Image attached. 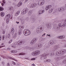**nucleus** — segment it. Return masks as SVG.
<instances>
[{
  "label": "nucleus",
  "instance_id": "nucleus-19",
  "mask_svg": "<svg viewBox=\"0 0 66 66\" xmlns=\"http://www.w3.org/2000/svg\"><path fill=\"white\" fill-rule=\"evenodd\" d=\"M50 7H51L49 5L45 7V9L46 10H48L50 8Z\"/></svg>",
  "mask_w": 66,
  "mask_h": 66
},
{
  "label": "nucleus",
  "instance_id": "nucleus-63",
  "mask_svg": "<svg viewBox=\"0 0 66 66\" xmlns=\"http://www.w3.org/2000/svg\"><path fill=\"white\" fill-rule=\"evenodd\" d=\"M64 46L65 47H66V44L64 45Z\"/></svg>",
  "mask_w": 66,
  "mask_h": 66
},
{
  "label": "nucleus",
  "instance_id": "nucleus-30",
  "mask_svg": "<svg viewBox=\"0 0 66 66\" xmlns=\"http://www.w3.org/2000/svg\"><path fill=\"white\" fill-rule=\"evenodd\" d=\"M16 51H17L16 50H12L11 51V52H12V53H16Z\"/></svg>",
  "mask_w": 66,
  "mask_h": 66
},
{
  "label": "nucleus",
  "instance_id": "nucleus-9",
  "mask_svg": "<svg viewBox=\"0 0 66 66\" xmlns=\"http://www.w3.org/2000/svg\"><path fill=\"white\" fill-rule=\"evenodd\" d=\"M56 43V41L55 40L50 41L49 43V44L50 45H51L53 44H55Z\"/></svg>",
  "mask_w": 66,
  "mask_h": 66
},
{
  "label": "nucleus",
  "instance_id": "nucleus-26",
  "mask_svg": "<svg viewBox=\"0 0 66 66\" xmlns=\"http://www.w3.org/2000/svg\"><path fill=\"white\" fill-rule=\"evenodd\" d=\"M32 55L33 56H35L36 55L35 52H34L32 53Z\"/></svg>",
  "mask_w": 66,
  "mask_h": 66
},
{
  "label": "nucleus",
  "instance_id": "nucleus-29",
  "mask_svg": "<svg viewBox=\"0 0 66 66\" xmlns=\"http://www.w3.org/2000/svg\"><path fill=\"white\" fill-rule=\"evenodd\" d=\"M44 62H51V60L50 59L46 60Z\"/></svg>",
  "mask_w": 66,
  "mask_h": 66
},
{
  "label": "nucleus",
  "instance_id": "nucleus-39",
  "mask_svg": "<svg viewBox=\"0 0 66 66\" xmlns=\"http://www.w3.org/2000/svg\"><path fill=\"white\" fill-rule=\"evenodd\" d=\"M41 10V12H42V14H43V13H44L45 12V10Z\"/></svg>",
  "mask_w": 66,
  "mask_h": 66
},
{
  "label": "nucleus",
  "instance_id": "nucleus-20",
  "mask_svg": "<svg viewBox=\"0 0 66 66\" xmlns=\"http://www.w3.org/2000/svg\"><path fill=\"white\" fill-rule=\"evenodd\" d=\"M22 4V3H21V2H20L18 4L17 6H18L19 7V6H21Z\"/></svg>",
  "mask_w": 66,
  "mask_h": 66
},
{
  "label": "nucleus",
  "instance_id": "nucleus-25",
  "mask_svg": "<svg viewBox=\"0 0 66 66\" xmlns=\"http://www.w3.org/2000/svg\"><path fill=\"white\" fill-rule=\"evenodd\" d=\"M1 15L2 17H3L4 16V13L3 12H2L1 13Z\"/></svg>",
  "mask_w": 66,
  "mask_h": 66
},
{
  "label": "nucleus",
  "instance_id": "nucleus-15",
  "mask_svg": "<svg viewBox=\"0 0 66 66\" xmlns=\"http://www.w3.org/2000/svg\"><path fill=\"white\" fill-rule=\"evenodd\" d=\"M23 43V41H19L17 43V45H18L19 46V45H21V44H22V43Z\"/></svg>",
  "mask_w": 66,
  "mask_h": 66
},
{
  "label": "nucleus",
  "instance_id": "nucleus-21",
  "mask_svg": "<svg viewBox=\"0 0 66 66\" xmlns=\"http://www.w3.org/2000/svg\"><path fill=\"white\" fill-rule=\"evenodd\" d=\"M43 14V13L42 12V11L41 10H39L38 12V15H40L41 14Z\"/></svg>",
  "mask_w": 66,
  "mask_h": 66
},
{
  "label": "nucleus",
  "instance_id": "nucleus-42",
  "mask_svg": "<svg viewBox=\"0 0 66 66\" xmlns=\"http://www.w3.org/2000/svg\"><path fill=\"white\" fill-rule=\"evenodd\" d=\"M16 37V34H14V35L13 37H14V38H15Z\"/></svg>",
  "mask_w": 66,
  "mask_h": 66
},
{
  "label": "nucleus",
  "instance_id": "nucleus-18",
  "mask_svg": "<svg viewBox=\"0 0 66 66\" xmlns=\"http://www.w3.org/2000/svg\"><path fill=\"white\" fill-rule=\"evenodd\" d=\"M35 52L36 53V55H37L40 53V51L39 50L36 51H35Z\"/></svg>",
  "mask_w": 66,
  "mask_h": 66
},
{
  "label": "nucleus",
  "instance_id": "nucleus-54",
  "mask_svg": "<svg viewBox=\"0 0 66 66\" xmlns=\"http://www.w3.org/2000/svg\"><path fill=\"white\" fill-rule=\"evenodd\" d=\"M1 38H2L1 37V36H0V41H1Z\"/></svg>",
  "mask_w": 66,
  "mask_h": 66
},
{
  "label": "nucleus",
  "instance_id": "nucleus-47",
  "mask_svg": "<svg viewBox=\"0 0 66 66\" xmlns=\"http://www.w3.org/2000/svg\"><path fill=\"white\" fill-rule=\"evenodd\" d=\"M12 64H13V65H16V63L14 62H12Z\"/></svg>",
  "mask_w": 66,
  "mask_h": 66
},
{
  "label": "nucleus",
  "instance_id": "nucleus-14",
  "mask_svg": "<svg viewBox=\"0 0 66 66\" xmlns=\"http://www.w3.org/2000/svg\"><path fill=\"white\" fill-rule=\"evenodd\" d=\"M49 10V13H52V12L53 11V9L51 8V7H50Z\"/></svg>",
  "mask_w": 66,
  "mask_h": 66
},
{
  "label": "nucleus",
  "instance_id": "nucleus-48",
  "mask_svg": "<svg viewBox=\"0 0 66 66\" xmlns=\"http://www.w3.org/2000/svg\"><path fill=\"white\" fill-rule=\"evenodd\" d=\"M8 38H10V36H10V34H8Z\"/></svg>",
  "mask_w": 66,
  "mask_h": 66
},
{
  "label": "nucleus",
  "instance_id": "nucleus-12",
  "mask_svg": "<svg viewBox=\"0 0 66 66\" xmlns=\"http://www.w3.org/2000/svg\"><path fill=\"white\" fill-rule=\"evenodd\" d=\"M36 45L37 47H38V48H40L42 46V44L40 43L37 44Z\"/></svg>",
  "mask_w": 66,
  "mask_h": 66
},
{
  "label": "nucleus",
  "instance_id": "nucleus-13",
  "mask_svg": "<svg viewBox=\"0 0 66 66\" xmlns=\"http://www.w3.org/2000/svg\"><path fill=\"white\" fill-rule=\"evenodd\" d=\"M14 29L12 28L11 29V31L10 32V34H11V35H13L14 34Z\"/></svg>",
  "mask_w": 66,
  "mask_h": 66
},
{
  "label": "nucleus",
  "instance_id": "nucleus-45",
  "mask_svg": "<svg viewBox=\"0 0 66 66\" xmlns=\"http://www.w3.org/2000/svg\"><path fill=\"white\" fill-rule=\"evenodd\" d=\"M4 36L3 35L2 36V40H4Z\"/></svg>",
  "mask_w": 66,
  "mask_h": 66
},
{
  "label": "nucleus",
  "instance_id": "nucleus-35",
  "mask_svg": "<svg viewBox=\"0 0 66 66\" xmlns=\"http://www.w3.org/2000/svg\"><path fill=\"white\" fill-rule=\"evenodd\" d=\"M20 28L21 30L23 29H24V27H23V26H20Z\"/></svg>",
  "mask_w": 66,
  "mask_h": 66
},
{
  "label": "nucleus",
  "instance_id": "nucleus-27",
  "mask_svg": "<svg viewBox=\"0 0 66 66\" xmlns=\"http://www.w3.org/2000/svg\"><path fill=\"white\" fill-rule=\"evenodd\" d=\"M12 45H12L11 47H12V48H16V46H15V44L14 43H13L12 44Z\"/></svg>",
  "mask_w": 66,
  "mask_h": 66
},
{
  "label": "nucleus",
  "instance_id": "nucleus-4",
  "mask_svg": "<svg viewBox=\"0 0 66 66\" xmlns=\"http://www.w3.org/2000/svg\"><path fill=\"white\" fill-rule=\"evenodd\" d=\"M29 11V9L27 8H24L23 10L22 11L21 14L22 15H24L27 13Z\"/></svg>",
  "mask_w": 66,
  "mask_h": 66
},
{
  "label": "nucleus",
  "instance_id": "nucleus-60",
  "mask_svg": "<svg viewBox=\"0 0 66 66\" xmlns=\"http://www.w3.org/2000/svg\"><path fill=\"white\" fill-rule=\"evenodd\" d=\"M2 56V57H3V58L4 59H5V58H4V56Z\"/></svg>",
  "mask_w": 66,
  "mask_h": 66
},
{
  "label": "nucleus",
  "instance_id": "nucleus-36",
  "mask_svg": "<svg viewBox=\"0 0 66 66\" xmlns=\"http://www.w3.org/2000/svg\"><path fill=\"white\" fill-rule=\"evenodd\" d=\"M10 59H11V60H14V61H16V60L15 59H14L13 58H11V57H10Z\"/></svg>",
  "mask_w": 66,
  "mask_h": 66
},
{
  "label": "nucleus",
  "instance_id": "nucleus-59",
  "mask_svg": "<svg viewBox=\"0 0 66 66\" xmlns=\"http://www.w3.org/2000/svg\"><path fill=\"white\" fill-rule=\"evenodd\" d=\"M17 66H19L20 65V64H19L18 63L17 64Z\"/></svg>",
  "mask_w": 66,
  "mask_h": 66
},
{
  "label": "nucleus",
  "instance_id": "nucleus-56",
  "mask_svg": "<svg viewBox=\"0 0 66 66\" xmlns=\"http://www.w3.org/2000/svg\"><path fill=\"white\" fill-rule=\"evenodd\" d=\"M7 50H10L11 49V48H7Z\"/></svg>",
  "mask_w": 66,
  "mask_h": 66
},
{
  "label": "nucleus",
  "instance_id": "nucleus-10",
  "mask_svg": "<svg viewBox=\"0 0 66 66\" xmlns=\"http://www.w3.org/2000/svg\"><path fill=\"white\" fill-rule=\"evenodd\" d=\"M64 10V8H59L58 9V11L59 12H63Z\"/></svg>",
  "mask_w": 66,
  "mask_h": 66
},
{
  "label": "nucleus",
  "instance_id": "nucleus-23",
  "mask_svg": "<svg viewBox=\"0 0 66 66\" xmlns=\"http://www.w3.org/2000/svg\"><path fill=\"white\" fill-rule=\"evenodd\" d=\"M46 27H47V28H50L51 27V24H50L48 23L46 24Z\"/></svg>",
  "mask_w": 66,
  "mask_h": 66
},
{
  "label": "nucleus",
  "instance_id": "nucleus-46",
  "mask_svg": "<svg viewBox=\"0 0 66 66\" xmlns=\"http://www.w3.org/2000/svg\"><path fill=\"white\" fill-rule=\"evenodd\" d=\"M46 48H49V45L48 44H47L46 45Z\"/></svg>",
  "mask_w": 66,
  "mask_h": 66
},
{
  "label": "nucleus",
  "instance_id": "nucleus-2",
  "mask_svg": "<svg viewBox=\"0 0 66 66\" xmlns=\"http://www.w3.org/2000/svg\"><path fill=\"white\" fill-rule=\"evenodd\" d=\"M23 33L26 36H28L31 34V32L28 29H25Z\"/></svg>",
  "mask_w": 66,
  "mask_h": 66
},
{
  "label": "nucleus",
  "instance_id": "nucleus-16",
  "mask_svg": "<svg viewBox=\"0 0 66 66\" xmlns=\"http://www.w3.org/2000/svg\"><path fill=\"white\" fill-rule=\"evenodd\" d=\"M59 46V45H54V50H55L58 48V47Z\"/></svg>",
  "mask_w": 66,
  "mask_h": 66
},
{
  "label": "nucleus",
  "instance_id": "nucleus-3",
  "mask_svg": "<svg viewBox=\"0 0 66 66\" xmlns=\"http://www.w3.org/2000/svg\"><path fill=\"white\" fill-rule=\"evenodd\" d=\"M49 54H43L41 56L40 60H44V59H47V56Z\"/></svg>",
  "mask_w": 66,
  "mask_h": 66
},
{
  "label": "nucleus",
  "instance_id": "nucleus-22",
  "mask_svg": "<svg viewBox=\"0 0 66 66\" xmlns=\"http://www.w3.org/2000/svg\"><path fill=\"white\" fill-rule=\"evenodd\" d=\"M22 33V30H19L18 31V34L19 35H21Z\"/></svg>",
  "mask_w": 66,
  "mask_h": 66
},
{
  "label": "nucleus",
  "instance_id": "nucleus-5",
  "mask_svg": "<svg viewBox=\"0 0 66 66\" xmlns=\"http://www.w3.org/2000/svg\"><path fill=\"white\" fill-rule=\"evenodd\" d=\"M11 14H8L6 15V16L5 17L6 18H7V19H6V23L7 24H8L9 23V18H10V17H11Z\"/></svg>",
  "mask_w": 66,
  "mask_h": 66
},
{
  "label": "nucleus",
  "instance_id": "nucleus-38",
  "mask_svg": "<svg viewBox=\"0 0 66 66\" xmlns=\"http://www.w3.org/2000/svg\"><path fill=\"white\" fill-rule=\"evenodd\" d=\"M63 63H66V61L65 59L63 61Z\"/></svg>",
  "mask_w": 66,
  "mask_h": 66
},
{
  "label": "nucleus",
  "instance_id": "nucleus-43",
  "mask_svg": "<svg viewBox=\"0 0 66 66\" xmlns=\"http://www.w3.org/2000/svg\"><path fill=\"white\" fill-rule=\"evenodd\" d=\"M26 20H28V21H29V18L28 17H27L26 18Z\"/></svg>",
  "mask_w": 66,
  "mask_h": 66
},
{
  "label": "nucleus",
  "instance_id": "nucleus-58",
  "mask_svg": "<svg viewBox=\"0 0 66 66\" xmlns=\"http://www.w3.org/2000/svg\"><path fill=\"white\" fill-rule=\"evenodd\" d=\"M25 59H27V60H29V58H26Z\"/></svg>",
  "mask_w": 66,
  "mask_h": 66
},
{
  "label": "nucleus",
  "instance_id": "nucleus-61",
  "mask_svg": "<svg viewBox=\"0 0 66 66\" xmlns=\"http://www.w3.org/2000/svg\"><path fill=\"white\" fill-rule=\"evenodd\" d=\"M2 6H3V5H4V4L3 3H2Z\"/></svg>",
  "mask_w": 66,
  "mask_h": 66
},
{
  "label": "nucleus",
  "instance_id": "nucleus-31",
  "mask_svg": "<svg viewBox=\"0 0 66 66\" xmlns=\"http://www.w3.org/2000/svg\"><path fill=\"white\" fill-rule=\"evenodd\" d=\"M4 10V8L2 7L1 6L0 7V11H3Z\"/></svg>",
  "mask_w": 66,
  "mask_h": 66
},
{
  "label": "nucleus",
  "instance_id": "nucleus-6",
  "mask_svg": "<svg viewBox=\"0 0 66 66\" xmlns=\"http://www.w3.org/2000/svg\"><path fill=\"white\" fill-rule=\"evenodd\" d=\"M45 0H40L38 3L39 5H43L45 3Z\"/></svg>",
  "mask_w": 66,
  "mask_h": 66
},
{
  "label": "nucleus",
  "instance_id": "nucleus-7",
  "mask_svg": "<svg viewBox=\"0 0 66 66\" xmlns=\"http://www.w3.org/2000/svg\"><path fill=\"white\" fill-rule=\"evenodd\" d=\"M58 26L59 27H66V23L62 22L59 24Z\"/></svg>",
  "mask_w": 66,
  "mask_h": 66
},
{
  "label": "nucleus",
  "instance_id": "nucleus-40",
  "mask_svg": "<svg viewBox=\"0 0 66 66\" xmlns=\"http://www.w3.org/2000/svg\"><path fill=\"white\" fill-rule=\"evenodd\" d=\"M2 33L3 34H5V30H3L2 31Z\"/></svg>",
  "mask_w": 66,
  "mask_h": 66
},
{
  "label": "nucleus",
  "instance_id": "nucleus-57",
  "mask_svg": "<svg viewBox=\"0 0 66 66\" xmlns=\"http://www.w3.org/2000/svg\"><path fill=\"white\" fill-rule=\"evenodd\" d=\"M23 53H20L19 54V55H23Z\"/></svg>",
  "mask_w": 66,
  "mask_h": 66
},
{
  "label": "nucleus",
  "instance_id": "nucleus-24",
  "mask_svg": "<svg viewBox=\"0 0 66 66\" xmlns=\"http://www.w3.org/2000/svg\"><path fill=\"white\" fill-rule=\"evenodd\" d=\"M38 28L39 29H40L41 31H43V29L42 27L41 26H39Z\"/></svg>",
  "mask_w": 66,
  "mask_h": 66
},
{
  "label": "nucleus",
  "instance_id": "nucleus-52",
  "mask_svg": "<svg viewBox=\"0 0 66 66\" xmlns=\"http://www.w3.org/2000/svg\"><path fill=\"white\" fill-rule=\"evenodd\" d=\"M2 64L3 65H4V62L3 61L2 62Z\"/></svg>",
  "mask_w": 66,
  "mask_h": 66
},
{
  "label": "nucleus",
  "instance_id": "nucleus-37",
  "mask_svg": "<svg viewBox=\"0 0 66 66\" xmlns=\"http://www.w3.org/2000/svg\"><path fill=\"white\" fill-rule=\"evenodd\" d=\"M12 41H13V40H10L8 43V44H10V43H11L12 42Z\"/></svg>",
  "mask_w": 66,
  "mask_h": 66
},
{
  "label": "nucleus",
  "instance_id": "nucleus-8",
  "mask_svg": "<svg viewBox=\"0 0 66 66\" xmlns=\"http://www.w3.org/2000/svg\"><path fill=\"white\" fill-rule=\"evenodd\" d=\"M36 42H37V39L36 38H34L31 41L30 43L31 45H33L34 44L36 43Z\"/></svg>",
  "mask_w": 66,
  "mask_h": 66
},
{
  "label": "nucleus",
  "instance_id": "nucleus-33",
  "mask_svg": "<svg viewBox=\"0 0 66 66\" xmlns=\"http://www.w3.org/2000/svg\"><path fill=\"white\" fill-rule=\"evenodd\" d=\"M37 4L36 3H34L33 4V5L34 6V7H35L36 6Z\"/></svg>",
  "mask_w": 66,
  "mask_h": 66
},
{
  "label": "nucleus",
  "instance_id": "nucleus-34",
  "mask_svg": "<svg viewBox=\"0 0 66 66\" xmlns=\"http://www.w3.org/2000/svg\"><path fill=\"white\" fill-rule=\"evenodd\" d=\"M32 11H29L28 12V14L29 15H31V14H32Z\"/></svg>",
  "mask_w": 66,
  "mask_h": 66
},
{
  "label": "nucleus",
  "instance_id": "nucleus-64",
  "mask_svg": "<svg viewBox=\"0 0 66 66\" xmlns=\"http://www.w3.org/2000/svg\"><path fill=\"white\" fill-rule=\"evenodd\" d=\"M59 58H57V61H59Z\"/></svg>",
  "mask_w": 66,
  "mask_h": 66
},
{
  "label": "nucleus",
  "instance_id": "nucleus-50",
  "mask_svg": "<svg viewBox=\"0 0 66 66\" xmlns=\"http://www.w3.org/2000/svg\"><path fill=\"white\" fill-rule=\"evenodd\" d=\"M7 66H10V63H7Z\"/></svg>",
  "mask_w": 66,
  "mask_h": 66
},
{
  "label": "nucleus",
  "instance_id": "nucleus-44",
  "mask_svg": "<svg viewBox=\"0 0 66 66\" xmlns=\"http://www.w3.org/2000/svg\"><path fill=\"white\" fill-rule=\"evenodd\" d=\"M3 2L4 4L6 3V1H5V0H3Z\"/></svg>",
  "mask_w": 66,
  "mask_h": 66
},
{
  "label": "nucleus",
  "instance_id": "nucleus-1",
  "mask_svg": "<svg viewBox=\"0 0 66 66\" xmlns=\"http://www.w3.org/2000/svg\"><path fill=\"white\" fill-rule=\"evenodd\" d=\"M66 52V50H64L58 51L56 52V54L57 55H61Z\"/></svg>",
  "mask_w": 66,
  "mask_h": 66
},
{
  "label": "nucleus",
  "instance_id": "nucleus-53",
  "mask_svg": "<svg viewBox=\"0 0 66 66\" xmlns=\"http://www.w3.org/2000/svg\"><path fill=\"white\" fill-rule=\"evenodd\" d=\"M12 4L13 5H15V3L13 2L12 3Z\"/></svg>",
  "mask_w": 66,
  "mask_h": 66
},
{
  "label": "nucleus",
  "instance_id": "nucleus-51",
  "mask_svg": "<svg viewBox=\"0 0 66 66\" xmlns=\"http://www.w3.org/2000/svg\"><path fill=\"white\" fill-rule=\"evenodd\" d=\"M31 60H35V58H33L31 59Z\"/></svg>",
  "mask_w": 66,
  "mask_h": 66
},
{
  "label": "nucleus",
  "instance_id": "nucleus-55",
  "mask_svg": "<svg viewBox=\"0 0 66 66\" xmlns=\"http://www.w3.org/2000/svg\"><path fill=\"white\" fill-rule=\"evenodd\" d=\"M25 49H28V47H26Z\"/></svg>",
  "mask_w": 66,
  "mask_h": 66
},
{
  "label": "nucleus",
  "instance_id": "nucleus-28",
  "mask_svg": "<svg viewBox=\"0 0 66 66\" xmlns=\"http://www.w3.org/2000/svg\"><path fill=\"white\" fill-rule=\"evenodd\" d=\"M37 32L38 33H40V31L39 30V29H38V28L37 29Z\"/></svg>",
  "mask_w": 66,
  "mask_h": 66
},
{
  "label": "nucleus",
  "instance_id": "nucleus-11",
  "mask_svg": "<svg viewBox=\"0 0 66 66\" xmlns=\"http://www.w3.org/2000/svg\"><path fill=\"white\" fill-rule=\"evenodd\" d=\"M65 36L64 35H62L61 36H59L58 37V38H59L61 39H63L65 38Z\"/></svg>",
  "mask_w": 66,
  "mask_h": 66
},
{
  "label": "nucleus",
  "instance_id": "nucleus-32",
  "mask_svg": "<svg viewBox=\"0 0 66 66\" xmlns=\"http://www.w3.org/2000/svg\"><path fill=\"white\" fill-rule=\"evenodd\" d=\"M29 48L30 51H32L33 50V47H29Z\"/></svg>",
  "mask_w": 66,
  "mask_h": 66
},
{
  "label": "nucleus",
  "instance_id": "nucleus-62",
  "mask_svg": "<svg viewBox=\"0 0 66 66\" xmlns=\"http://www.w3.org/2000/svg\"><path fill=\"white\" fill-rule=\"evenodd\" d=\"M28 0H25V2H28Z\"/></svg>",
  "mask_w": 66,
  "mask_h": 66
},
{
  "label": "nucleus",
  "instance_id": "nucleus-49",
  "mask_svg": "<svg viewBox=\"0 0 66 66\" xmlns=\"http://www.w3.org/2000/svg\"><path fill=\"white\" fill-rule=\"evenodd\" d=\"M21 22L22 23H24V20H22L21 21Z\"/></svg>",
  "mask_w": 66,
  "mask_h": 66
},
{
  "label": "nucleus",
  "instance_id": "nucleus-41",
  "mask_svg": "<svg viewBox=\"0 0 66 66\" xmlns=\"http://www.w3.org/2000/svg\"><path fill=\"white\" fill-rule=\"evenodd\" d=\"M30 7L31 8H32V7H34V6H33V4L32 5H31V6H30Z\"/></svg>",
  "mask_w": 66,
  "mask_h": 66
},
{
  "label": "nucleus",
  "instance_id": "nucleus-17",
  "mask_svg": "<svg viewBox=\"0 0 66 66\" xmlns=\"http://www.w3.org/2000/svg\"><path fill=\"white\" fill-rule=\"evenodd\" d=\"M19 13H20V12L19 11H18L16 12L15 13V16H18L19 14Z\"/></svg>",
  "mask_w": 66,
  "mask_h": 66
}]
</instances>
